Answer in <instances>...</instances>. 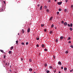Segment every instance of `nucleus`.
I'll use <instances>...</instances> for the list:
<instances>
[{"mask_svg":"<svg viewBox=\"0 0 73 73\" xmlns=\"http://www.w3.org/2000/svg\"><path fill=\"white\" fill-rule=\"evenodd\" d=\"M61 23H62V24H63L64 23V21H62L61 22Z\"/></svg>","mask_w":73,"mask_h":73,"instance_id":"obj_30","label":"nucleus"},{"mask_svg":"<svg viewBox=\"0 0 73 73\" xmlns=\"http://www.w3.org/2000/svg\"><path fill=\"white\" fill-rule=\"evenodd\" d=\"M73 71V70H71L70 71V72H72Z\"/></svg>","mask_w":73,"mask_h":73,"instance_id":"obj_37","label":"nucleus"},{"mask_svg":"<svg viewBox=\"0 0 73 73\" xmlns=\"http://www.w3.org/2000/svg\"><path fill=\"white\" fill-rule=\"evenodd\" d=\"M4 58H5V55H4L3 56Z\"/></svg>","mask_w":73,"mask_h":73,"instance_id":"obj_43","label":"nucleus"},{"mask_svg":"<svg viewBox=\"0 0 73 73\" xmlns=\"http://www.w3.org/2000/svg\"><path fill=\"white\" fill-rule=\"evenodd\" d=\"M3 9H1L2 11H3Z\"/></svg>","mask_w":73,"mask_h":73,"instance_id":"obj_58","label":"nucleus"},{"mask_svg":"<svg viewBox=\"0 0 73 73\" xmlns=\"http://www.w3.org/2000/svg\"><path fill=\"white\" fill-rule=\"evenodd\" d=\"M44 7L45 8V9H46V8H47V7L46 6H44Z\"/></svg>","mask_w":73,"mask_h":73,"instance_id":"obj_26","label":"nucleus"},{"mask_svg":"<svg viewBox=\"0 0 73 73\" xmlns=\"http://www.w3.org/2000/svg\"><path fill=\"white\" fill-rule=\"evenodd\" d=\"M16 44H18V41H16Z\"/></svg>","mask_w":73,"mask_h":73,"instance_id":"obj_34","label":"nucleus"},{"mask_svg":"<svg viewBox=\"0 0 73 73\" xmlns=\"http://www.w3.org/2000/svg\"><path fill=\"white\" fill-rule=\"evenodd\" d=\"M18 35H20V34L18 33Z\"/></svg>","mask_w":73,"mask_h":73,"instance_id":"obj_55","label":"nucleus"},{"mask_svg":"<svg viewBox=\"0 0 73 73\" xmlns=\"http://www.w3.org/2000/svg\"><path fill=\"white\" fill-rule=\"evenodd\" d=\"M29 61H30V62H31L32 61V60L30 58L29 59Z\"/></svg>","mask_w":73,"mask_h":73,"instance_id":"obj_20","label":"nucleus"},{"mask_svg":"<svg viewBox=\"0 0 73 73\" xmlns=\"http://www.w3.org/2000/svg\"><path fill=\"white\" fill-rule=\"evenodd\" d=\"M40 4L38 5V7H40Z\"/></svg>","mask_w":73,"mask_h":73,"instance_id":"obj_48","label":"nucleus"},{"mask_svg":"<svg viewBox=\"0 0 73 73\" xmlns=\"http://www.w3.org/2000/svg\"><path fill=\"white\" fill-rule=\"evenodd\" d=\"M62 1H61L60 2H57V4H58V5H61V4H62Z\"/></svg>","mask_w":73,"mask_h":73,"instance_id":"obj_1","label":"nucleus"},{"mask_svg":"<svg viewBox=\"0 0 73 73\" xmlns=\"http://www.w3.org/2000/svg\"><path fill=\"white\" fill-rule=\"evenodd\" d=\"M54 1H57V0H55Z\"/></svg>","mask_w":73,"mask_h":73,"instance_id":"obj_54","label":"nucleus"},{"mask_svg":"<svg viewBox=\"0 0 73 73\" xmlns=\"http://www.w3.org/2000/svg\"><path fill=\"white\" fill-rule=\"evenodd\" d=\"M67 25L68 26V27H70V24H67Z\"/></svg>","mask_w":73,"mask_h":73,"instance_id":"obj_13","label":"nucleus"},{"mask_svg":"<svg viewBox=\"0 0 73 73\" xmlns=\"http://www.w3.org/2000/svg\"><path fill=\"white\" fill-rule=\"evenodd\" d=\"M61 69H63V67H61Z\"/></svg>","mask_w":73,"mask_h":73,"instance_id":"obj_50","label":"nucleus"},{"mask_svg":"<svg viewBox=\"0 0 73 73\" xmlns=\"http://www.w3.org/2000/svg\"><path fill=\"white\" fill-rule=\"evenodd\" d=\"M30 28H29V29L27 30V32H28V33H29V32H30Z\"/></svg>","mask_w":73,"mask_h":73,"instance_id":"obj_4","label":"nucleus"},{"mask_svg":"<svg viewBox=\"0 0 73 73\" xmlns=\"http://www.w3.org/2000/svg\"><path fill=\"white\" fill-rule=\"evenodd\" d=\"M72 26H73V24H72V23H71L70 24V26L71 27H72Z\"/></svg>","mask_w":73,"mask_h":73,"instance_id":"obj_15","label":"nucleus"},{"mask_svg":"<svg viewBox=\"0 0 73 73\" xmlns=\"http://www.w3.org/2000/svg\"><path fill=\"white\" fill-rule=\"evenodd\" d=\"M68 40H70V39H71V38H70V37H68Z\"/></svg>","mask_w":73,"mask_h":73,"instance_id":"obj_33","label":"nucleus"},{"mask_svg":"<svg viewBox=\"0 0 73 73\" xmlns=\"http://www.w3.org/2000/svg\"><path fill=\"white\" fill-rule=\"evenodd\" d=\"M41 27H44V25L42 24L41 25Z\"/></svg>","mask_w":73,"mask_h":73,"instance_id":"obj_24","label":"nucleus"},{"mask_svg":"<svg viewBox=\"0 0 73 73\" xmlns=\"http://www.w3.org/2000/svg\"><path fill=\"white\" fill-rule=\"evenodd\" d=\"M54 28H55V29H56V28H57L56 27H55Z\"/></svg>","mask_w":73,"mask_h":73,"instance_id":"obj_53","label":"nucleus"},{"mask_svg":"<svg viewBox=\"0 0 73 73\" xmlns=\"http://www.w3.org/2000/svg\"><path fill=\"white\" fill-rule=\"evenodd\" d=\"M5 65H7V63H6Z\"/></svg>","mask_w":73,"mask_h":73,"instance_id":"obj_51","label":"nucleus"},{"mask_svg":"<svg viewBox=\"0 0 73 73\" xmlns=\"http://www.w3.org/2000/svg\"><path fill=\"white\" fill-rule=\"evenodd\" d=\"M44 31L45 32H46V29H44Z\"/></svg>","mask_w":73,"mask_h":73,"instance_id":"obj_46","label":"nucleus"},{"mask_svg":"<svg viewBox=\"0 0 73 73\" xmlns=\"http://www.w3.org/2000/svg\"><path fill=\"white\" fill-rule=\"evenodd\" d=\"M65 53H69V52H68V51H66L65 52Z\"/></svg>","mask_w":73,"mask_h":73,"instance_id":"obj_29","label":"nucleus"},{"mask_svg":"<svg viewBox=\"0 0 73 73\" xmlns=\"http://www.w3.org/2000/svg\"><path fill=\"white\" fill-rule=\"evenodd\" d=\"M3 2L5 3V1H3Z\"/></svg>","mask_w":73,"mask_h":73,"instance_id":"obj_57","label":"nucleus"},{"mask_svg":"<svg viewBox=\"0 0 73 73\" xmlns=\"http://www.w3.org/2000/svg\"><path fill=\"white\" fill-rule=\"evenodd\" d=\"M68 0H65V2L66 3H67V2H68Z\"/></svg>","mask_w":73,"mask_h":73,"instance_id":"obj_45","label":"nucleus"},{"mask_svg":"<svg viewBox=\"0 0 73 73\" xmlns=\"http://www.w3.org/2000/svg\"><path fill=\"white\" fill-rule=\"evenodd\" d=\"M36 46H37V47H39V45H38V44H37L36 45Z\"/></svg>","mask_w":73,"mask_h":73,"instance_id":"obj_40","label":"nucleus"},{"mask_svg":"<svg viewBox=\"0 0 73 73\" xmlns=\"http://www.w3.org/2000/svg\"><path fill=\"white\" fill-rule=\"evenodd\" d=\"M58 11H61V9H59Z\"/></svg>","mask_w":73,"mask_h":73,"instance_id":"obj_22","label":"nucleus"},{"mask_svg":"<svg viewBox=\"0 0 73 73\" xmlns=\"http://www.w3.org/2000/svg\"><path fill=\"white\" fill-rule=\"evenodd\" d=\"M36 39L37 40H39V38H36Z\"/></svg>","mask_w":73,"mask_h":73,"instance_id":"obj_39","label":"nucleus"},{"mask_svg":"<svg viewBox=\"0 0 73 73\" xmlns=\"http://www.w3.org/2000/svg\"><path fill=\"white\" fill-rule=\"evenodd\" d=\"M56 42H58V40L57 39L56 40Z\"/></svg>","mask_w":73,"mask_h":73,"instance_id":"obj_25","label":"nucleus"},{"mask_svg":"<svg viewBox=\"0 0 73 73\" xmlns=\"http://www.w3.org/2000/svg\"><path fill=\"white\" fill-rule=\"evenodd\" d=\"M49 68H50V69H52V67L51 66H50L49 67Z\"/></svg>","mask_w":73,"mask_h":73,"instance_id":"obj_41","label":"nucleus"},{"mask_svg":"<svg viewBox=\"0 0 73 73\" xmlns=\"http://www.w3.org/2000/svg\"><path fill=\"white\" fill-rule=\"evenodd\" d=\"M71 7L72 8H73V5H71Z\"/></svg>","mask_w":73,"mask_h":73,"instance_id":"obj_42","label":"nucleus"},{"mask_svg":"<svg viewBox=\"0 0 73 73\" xmlns=\"http://www.w3.org/2000/svg\"><path fill=\"white\" fill-rule=\"evenodd\" d=\"M50 33L51 34H52V33H53V32L52 31H50Z\"/></svg>","mask_w":73,"mask_h":73,"instance_id":"obj_32","label":"nucleus"},{"mask_svg":"<svg viewBox=\"0 0 73 73\" xmlns=\"http://www.w3.org/2000/svg\"><path fill=\"white\" fill-rule=\"evenodd\" d=\"M21 60H23V59H22V58L21 59Z\"/></svg>","mask_w":73,"mask_h":73,"instance_id":"obj_56","label":"nucleus"},{"mask_svg":"<svg viewBox=\"0 0 73 73\" xmlns=\"http://www.w3.org/2000/svg\"><path fill=\"white\" fill-rule=\"evenodd\" d=\"M53 58L54 59H55V56H53Z\"/></svg>","mask_w":73,"mask_h":73,"instance_id":"obj_47","label":"nucleus"},{"mask_svg":"<svg viewBox=\"0 0 73 73\" xmlns=\"http://www.w3.org/2000/svg\"><path fill=\"white\" fill-rule=\"evenodd\" d=\"M53 71L54 73H56V69H54L53 70Z\"/></svg>","mask_w":73,"mask_h":73,"instance_id":"obj_5","label":"nucleus"},{"mask_svg":"<svg viewBox=\"0 0 73 73\" xmlns=\"http://www.w3.org/2000/svg\"><path fill=\"white\" fill-rule=\"evenodd\" d=\"M9 54H12V51H9Z\"/></svg>","mask_w":73,"mask_h":73,"instance_id":"obj_2","label":"nucleus"},{"mask_svg":"<svg viewBox=\"0 0 73 73\" xmlns=\"http://www.w3.org/2000/svg\"><path fill=\"white\" fill-rule=\"evenodd\" d=\"M26 45H28V42H26Z\"/></svg>","mask_w":73,"mask_h":73,"instance_id":"obj_44","label":"nucleus"},{"mask_svg":"<svg viewBox=\"0 0 73 73\" xmlns=\"http://www.w3.org/2000/svg\"><path fill=\"white\" fill-rule=\"evenodd\" d=\"M29 70L30 72H32V68H31L29 69Z\"/></svg>","mask_w":73,"mask_h":73,"instance_id":"obj_9","label":"nucleus"},{"mask_svg":"<svg viewBox=\"0 0 73 73\" xmlns=\"http://www.w3.org/2000/svg\"><path fill=\"white\" fill-rule=\"evenodd\" d=\"M21 44H22V45H24L25 44L24 43L22 42Z\"/></svg>","mask_w":73,"mask_h":73,"instance_id":"obj_35","label":"nucleus"},{"mask_svg":"<svg viewBox=\"0 0 73 73\" xmlns=\"http://www.w3.org/2000/svg\"><path fill=\"white\" fill-rule=\"evenodd\" d=\"M70 30L71 31H73V29L72 28H70Z\"/></svg>","mask_w":73,"mask_h":73,"instance_id":"obj_10","label":"nucleus"},{"mask_svg":"<svg viewBox=\"0 0 73 73\" xmlns=\"http://www.w3.org/2000/svg\"><path fill=\"white\" fill-rule=\"evenodd\" d=\"M10 71H11V70H10Z\"/></svg>","mask_w":73,"mask_h":73,"instance_id":"obj_59","label":"nucleus"},{"mask_svg":"<svg viewBox=\"0 0 73 73\" xmlns=\"http://www.w3.org/2000/svg\"><path fill=\"white\" fill-rule=\"evenodd\" d=\"M60 39H61V40H62L63 39V36H61L60 37Z\"/></svg>","mask_w":73,"mask_h":73,"instance_id":"obj_8","label":"nucleus"},{"mask_svg":"<svg viewBox=\"0 0 73 73\" xmlns=\"http://www.w3.org/2000/svg\"><path fill=\"white\" fill-rule=\"evenodd\" d=\"M58 64H59V65H61V62L60 61H59L58 62Z\"/></svg>","mask_w":73,"mask_h":73,"instance_id":"obj_6","label":"nucleus"},{"mask_svg":"<svg viewBox=\"0 0 73 73\" xmlns=\"http://www.w3.org/2000/svg\"><path fill=\"white\" fill-rule=\"evenodd\" d=\"M68 43H71V41H69L68 42Z\"/></svg>","mask_w":73,"mask_h":73,"instance_id":"obj_49","label":"nucleus"},{"mask_svg":"<svg viewBox=\"0 0 73 73\" xmlns=\"http://www.w3.org/2000/svg\"><path fill=\"white\" fill-rule=\"evenodd\" d=\"M67 24H68L66 22H65L64 23V25H65V26H66V25H67Z\"/></svg>","mask_w":73,"mask_h":73,"instance_id":"obj_3","label":"nucleus"},{"mask_svg":"<svg viewBox=\"0 0 73 73\" xmlns=\"http://www.w3.org/2000/svg\"><path fill=\"white\" fill-rule=\"evenodd\" d=\"M53 19V17H51L50 18V19L49 20L50 21L51 20H52Z\"/></svg>","mask_w":73,"mask_h":73,"instance_id":"obj_7","label":"nucleus"},{"mask_svg":"<svg viewBox=\"0 0 73 73\" xmlns=\"http://www.w3.org/2000/svg\"><path fill=\"white\" fill-rule=\"evenodd\" d=\"M48 2H50V0H48Z\"/></svg>","mask_w":73,"mask_h":73,"instance_id":"obj_52","label":"nucleus"},{"mask_svg":"<svg viewBox=\"0 0 73 73\" xmlns=\"http://www.w3.org/2000/svg\"><path fill=\"white\" fill-rule=\"evenodd\" d=\"M46 11L47 12H49V9H47Z\"/></svg>","mask_w":73,"mask_h":73,"instance_id":"obj_14","label":"nucleus"},{"mask_svg":"<svg viewBox=\"0 0 73 73\" xmlns=\"http://www.w3.org/2000/svg\"><path fill=\"white\" fill-rule=\"evenodd\" d=\"M22 31L23 33H24V30L23 29H22Z\"/></svg>","mask_w":73,"mask_h":73,"instance_id":"obj_16","label":"nucleus"},{"mask_svg":"<svg viewBox=\"0 0 73 73\" xmlns=\"http://www.w3.org/2000/svg\"><path fill=\"white\" fill-rule=\"evenodd\" d=\"M60 13L59 12H57V15H59Z\"/></svg>","mask_w":73,"mask_h":73,"instance_id":"obj_28","label":"nucleus"},{"mask_svg":"<svg viewBox=\"0 0 73 73\" xmlns=\"http://www.w3.org/2000/svg\"><path fill=\"white\" fill-rule=\"evenodd\" d=\"M64 69L65 71H66L67 70V68H65Z\"/></svg>","mask_w":73,"mask_h":73,"instance_id":"obj_21","label":"nucleus"},{"mask_svg":"<svg viewBox=\"0 0 73 73\" xmlns=\"http://www.w3.org/2000/svg\"><path fill=\"white\" fill-rule=\"evenodd\" d=\"M44 51H48V50L45 48V49H44Z\"/></svg>","mask_w":73,"mask_h":73,"instance_id":"obj_31","label":"nucleus"},{"mask_svg":"<svg viewBox=\"0 0 73 73\" xmlns=\"http://www.w3.org/2000/svg\"><path fill=\"white\" fill-rule=\"evenodd\" d=\"M44 65H45V66L46 67V66H47V64L45 63V64Z\"/></svg>","mask_w":73,"mask_h":73,"instance_id":"obj_23","label":"nucleus"},{"mask_svg":"<svg viewBox=\"0 0 73 73\" xmlns=\"http://www.w3.org/2000/svg\"><path fill=\"white\" fill-rule=\"evenodd\" d=\"M70 47L71 48H73V45H71L70 46Z\"/></svg>","mask_w":73,"mask_h":73,"instance_id":"obj_36","label":"nucleus"},{"mask_svg":"<svg viewBox=\"0 0 73 73\" xmlns=\"http://www.w3.org/2000/svg\"><path fill=\"white\" fill-rule=\"evenodd\" d=\"M44 44H42V45H41L42 47H44Z\"/></svg>","mask_w":73,"mask_h":73,"instance_id":"obj_17","label":"nucleus"},{"mask_svg":"<svg viewBox=\"0 0 73 73\" xmlns=\"http://www.w3.org/2000/svg\"><path fill=\"white\" fill-rule=\"evenodd\" d=\"M1 52L2 53H4V51L3 50H1Z\"/></svg>","mask_w":73,"mask_h":73,"instance_id":"obj_27","label":"nucleus"},{"mask_svg":"<svg viewBox=\"0 0 73 73\" xmlns=\"http://www.w3.org/2000/svg\"><path fill=\"white\" fill-rule=\"evenodd\" d=\"M49 70H47L46 71V73H49Z\"/></svg>","mask_w":73,"mask_h":73,"instance_id":"obj_38","label":"nucleus"},{"mask_svg":"<svg viewBox=\"0 0 73 73\" xmlns=\"http://www.w3.org/2000/svg\"><path fill=\"white\" fill-rule=\"evenodd\" d=\"M66 10H67V9H64V11L65 12H66Z\"/></svg>","mask_w":73,"mask_h":73,"instance_id":"obj_18","label":"nucleus"},{"mask_svg":"<svg viewBox=\"0 0 73 73\" xmlns=\"http://www.w3.org/2000/svg\"><path fill=\"white\" fill-rule=\"evenodd\" d=\"M42 6H41L40 7V10H42Z\"/></svg>","mask_w":73,"mask_h":73,"instance_id":"obj_12","label":"nucleus"},{"mask_svg":"<svg viewBox=\"0 0 73 73\" xmlns=\"http://www.w3.org/2000/svg\"><path fill=\"white\" fill-rule=\"evenodd\" d=\"M13 49V46H12L11 47V48H10V49L11 50H12V49Z\"/></svg>","mask_w":73,"mask_h":73,"instance_id":"obj_11","label":"nucleus"},{"mask_svg":"<svg viewBox=\"0 0 73 73\" xmlns=\"http://www.w3.org/2000/svg\"><path fill=\"white\" fill-rule=\"evenodd\" d=\"M53 27H54V25L52 24L51 26V28H53Z\"/></svg>","mask_w":73,"mask_h":73,"instance_id":"obj_19","label":"nucleus"}]
</instances>
